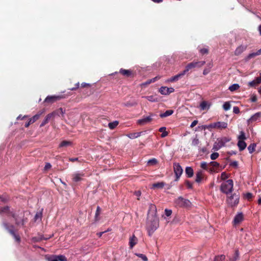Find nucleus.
<instances>
[{
  "instance_id": "1",
  "label": "nucleus",
  "mask_w": 261,
  "mask_h": 261,
  "mask_svg": "<svg viewBox=\"0 0 261 261\" xmlns=\"http://www.w3.org/2000/svg\"><path fill=\"white\" fill-rule=\"evenodd\" d=\"M156 209L155 206L151 204L149 206L147 222V226L149 232H151L152 233L159 227V219L156 217Z\"/></svg>"
},
{
  "instance_id": "2",
  "label": "nucleus",
  "mask_w": 261,
  "mask_h": 261,
  "mask_svg": "<svg viewBox=\"0 0 261 261\" xmlns=\"http://www.w3.org/2000/svg\"><path fill=\"white\" fill-rule=\"evenodd\" d=\"M233 187V182L232 180L228 179L224 181L221 185V191L225 194H228L232 191Z\"/></svg>"
},
{
  "instance_id": "3",
  "label": "nucleus",
  "mask_w": 261,
  "mask_h": 261,
  "mask_svg": "<svg viewBox=\"0 0 261 261\" xmlns=\"http://www.w3.org/2000/svg\"><path fill=\"white\" fill-rule=\"evenodd\" d=\"M231 139L228 137H223L217 139L213 146V149L218 150L222 147L224 146L225 144L230 141Z\"/></svg>"
},
{
  "instance_id": "4",
  "label": "nucleus",
  "mask_w": 261,
  "mask_h": 261,
  "mask_svg": "<svg viewBox=\"0 0 261 261\" xmlns=\"http://www.w3.org/2000/svg\"><path fill=\"white\" fill-rule=\"evenodd\" d=\"M175 202L177 206L180 207H188L190 206L191 205V203L189 200L184 199L180 197L176 199Z\"/></svg>"
},
{
  "instance_id": "5",
  "label": "nucleus",
  "mask_w": 261,
  "mask_h": 261,
  "mask_svg": "<svg viewBox=\"0 0 261 261\" xmlns=\"http://www.w3.org/2000/svg\"><path fill=\"white\" fill-rule=\"evenodd\" d=\"M239 201V195L234 193L230 196H228L227 199V202L230 206H235L238 203Z\"/></svg>"
},
{
  "instance_id": "6",
  "label": "nucleus",
  "mask_w": 261,
  "mask_h": 261,
  "mask_svg": "<svg viewBox=\"0 0 261 261\" xmlns=\"http://www.w3.org/2000/svg\"><path fill=\"white\" fill-rule=\"evenodd\" d=\"M204 64V61H196L191 62L186 66V68L184 70V71H185V72L186 73L190 69L194 68L200 67L202 66Z\"/></svg>"
},
{
  "instance_id": "7",
  "label": "nucleus",
  "mask_w": 261,
  "mask_h": 261,
  "mask_svg": "<svg viewBox=\"0 0 261 261\" xmlns=\"http://www.w3.org/2000/svg\"><path fill=\"white\" fill-rule=\"evenodd\" d=\"M63 98L61 95H51L48 96L44 100V102L48 103H53Z\"/></svg>"
},
{
  "instance_id": "8",
  "label": "nucleus",
  "mask_w": 261,
  "mask_h": 261,
  "mask_svg": "<svg viewBox=\"0 0 261 261\" xmlns=\"http://www.w3.org/2000/svg\"><path fill=\"white\" fill-rule=\"evenodd\" d=\"M174 172L176 177V180L178 179L179 177L182 173L183 170L181 167L178 163H174Z\"/></svg>"
},
{
  "instance_id": "9",
  "label": "nucleus",
  "mask_w": 261,
  "mask_h": 261,
  "mask_svg": "<svg viewBox=\"0 0 261 261\" xmlns=\"http://www.w3.org/2000/svg\"><path fill=\"white\" fill-rule=\"evenodd\" d=\"M174 91V89L172 87H167L166 86H162L159 89V92L163 95H169Z\"/></svg>"
},
{
  "instance_id": "10",
  "label": "nucleus",
  "mask_w": 261,
  "mask_h": 261,
  "mask_svg": "<svg viewBox=\"0 0 261 261\" xmlns=\"http://www.w3.org/2000/svg\"><path fill=\"white\" fill-rule=\"evenodd\" d=\"M153 115L151 114L148 116L145 117L137 120V123L140 125H144L150 122L152 120Z\"/></svg>"
},
{
  "instance_id": "11",
  "label": "nucleus",
  "mask_w": 261,
  "mask_h": 261,
  "mask_svg": "<svg viewBox=\"0 0 261 261\" xmlns=\"http://www.w3.org/2000/svg\"><path fill=\"white\" fill-rule=\"evenodd\" d=\"M185 74H186V72L184 70L182 72L179 73V74H178L175 76H173L171 77V78L167 80L165 82L167 83H170V82H176L180 78H181L182 76H184Z\"/></svg>"
},
{
  "instance_id": "12",
  "label": "nucleus",
  "mask_w": 261,
  "mask_h": 261,
  "mask_svg": "<svg viewBox=\"0 0 261 261\" xmlns=\"http://www.w3.org/2000/svg\"><path fill=\"white\" fill-rule=\"evenodd\" d=\"M244 219L243 215L242 213H240L238 214L233 219V223L234 225H239L241 222L243 221Z\"/></svg>"
},
{
  "instance_id": "13",
  "label": "nucleus",
  "mask_w": 261,
  "mask_h": 261,
  "mask_svg": "<svg viewBox=\"0 0 261 261\" xmlns=\"http://www.w3.org/2000/svg\"><path fill=\"white\" fill-rule=\"evenodd\" d=\"M55 115V112H53V113H49L48 115H47L45 117V119H44V120L42 121V122L40 124V126L41 127L43 126L46 123H47L49 122V121L52 118H53L54 117Z\"/></svg>"
},
{
  "instance_id": "14",
  "label": "nucleus",
  "mask_w": 261,
  "mask_h": 261,
  "mask_svg": "<svg viewBox=\"0 0 261 261\" xmlns=\"http://www.w3.org/2000/svg\"><path fill=\"white\" fill-rule=\"evenodd\" d=\"M211 106V103L206 101H202L200 105L199 108L201 110H208Z\"/></svg>"
},
{
  "instance_id": "15",
  "label": "nucleus",
  "mask_w": 261,
  "mask_h": 261,
  "mask_svg": "<svg viewBox=\"0 0 261 261\" xmlns=\"http://www.w3.org/2000/svg\"><path fill=\"white\" fill-rule=\"evenodd\" d=\"M84 174L82 173L77 172L75 173L72 175V178L74 181L77 182L82 180L84 177Z\"/></svg>"
},
{
  "instance_id": "16",
  "label": "nucleus",
  "mask_w": 261,
  "mask_h": 261,
  "mask_svg": "<svg viewBox=\"0 0 261 261\" xmlns=\"http://www.w3.org/2000/svg\"><path fill=\"white\" fill-rule=\"evenodd\" d=\"M137 243L138 239L135 236V235H133L129 238V245L130 248H133L134 246L137 244Z\"/></svg>"
},
{
  "instance_id": "17",
  "label": "nucleus",
  "mask_w": 261,
  "mask_h": 261,
  "mask_svg": "<svg viewBox=\"0 0 261 261\" xmlns=\"http://www.w3.org/2000/svg\"><path fill=\"white\" fill-rule=\"evenodd\" d=\"M261 117V113L258 112L255 113L254 115L251 116V117L248 119V122L249 123L258 120Z\"/></svg>"
},
{
  "instance_id": "18",
  "label": "nucleus",
  "mask_w": 261,
  "mask_h": 261,
  "mask_svg": "<svg viewBox=\"0 0 261 261\" xmlns=\"http://www.w3.org/2000/svg\"><path fill=\"white\" fill-rule=\"evenodd\" d=\"M261 83V73H260L259 77H256L254 80L248 83V85L250 87H254Z\"/></svg>"
},
{
  "instance_id": "19",
  "label": "nucleus",
  "mask_w": 261,
  "mask_h": 261,
  "mask_svg": "<svg viewBox=\"0 0 261 261\" xmlns=\"http://www.w3.org/2000/svg\"><path fill=\"white\" fill-rule=\"evenodd\" d=\"M215 128H225L227 127V123L225 122H217L214 123Z\"/></svg>"
},
{
  "instance_id": "20",
  "label": "nucleus",
  "mask_w": 261,
  "mask_h": 261,
  "mask_svg": "<svg viewBox=\"0 0 261 261\" xmlns=\"http://www.w3.org/2000/svg\"><path fill=\"white\" fill-rule=\"evenodd\" d=\"M142 132L133 133L127 134L126 136L131 139H134L139 137L141 135Z\"/></svg>"
},
{
  "instance_id": "21",
  "label": "nucleus",
  "mask_w": 261,
  "mask_h": 261,
  "mask_svg": "<svg viewBox=\"0 0 261 261\" xmlns=\"http://www.w3.org/2000/svg\"><path fill=\"white\" fill-rule=\"evenodd\" d=\"M165 186V183L164 182H159L157 183H154L152 185L151 187V189H162Z\"/></svg>"
},
{
  "instance_id": "22",
  "label": "nucleus",
  "mask_w": 261,
  "mask_h": 261,
  "mask_svg": "<svg viewBox=\"0 0 261 261\" xmlns=\"http://www.w3.org/2000/svg\"><path fill=\"white\" fill-rule=\"evenodd\" d=\"M246 49V47L244 46H240L237 47L234 51V54L237 56H238L241 54L245 49Z\"/></svg>"
},
{
  "instance_id": "23",
  "label": "nucleus",
  "mask_w": 261,
  "mask_h": 261,
  "mask_svg": "<svg viewBox=\"0 0 261 261\" xmlns=\"http://www.w3.org/2000/svg\"><path fill=\"white\" fill-rule=\"evenodd\" d=\"M238 146L240 150L242 151L245 149L247 144L244 142V140H239L238 142Z\"/></svg>"
},
{
  "instance_id": "24",
  "label": "nucleus",
  "mask_w": 261,
  "mask_h": 261,
  "mask_svg": "<svg viewBox=\"0 0 261 261\" xmlns=\"http://www.w3.org/2000/svg\"><path fill=\"white\" fill-rule=\"evenodd\" d=\"M203 177V173L202 171H199L196 173V181L197 182H200Z\"/></svg>"
},
{
  "instance_id": "25",
  "label": "nucleus",
  "mask_w": 261,
  "mask_h": 261,
  "mask_svg": "<svg viewBox=\"0 0 261 261\" xmlns=\"http://www.w3.org/2000/svg\"><path fill=\"white\" fill-rule=\"evenodd\" d=\"M43 113V112H40L34 115L32 118L30 119V122L33 123L36 120H37L40 117V116Z\"/></svg>"
},
{
  "instance_id": "26",
  "label": "nucleus",
  "mask_w": 261,
  "mask_h": 261,
  "mask_svg": "<svg viewBox=\"0 0 261 261\" xmlns=\"http://www.w3.org/2000/svg\"><path fill=\"white\" fill-rule=\"evenodd\" d=\"M71 142L69 141H63L59 145V147H66L71 146Z\"/></svg>"
},
{
  "instance_id": "27",
  "label": "nucleus",
  "mask_w": 261,
  "mask_h": 261,
  "mask_svg": "<svg viewBox=\"0 0 261 261\" xmlns=\"http://www.w3.org/2000/svg\"><path fill=\"white\" fill-rule=\"evenodd\" d=\"M186 173L189 177H191L193 175V170L192 168L188 167L186 168Z\"/></svg>"
},
{
  "instance_id": "28",
  "label": "nucleus",
  "mask_w": 261,
  "mask_h": 261,
  "mask_svg": "<svg viewBox=\"0 0 261 261\" xmlns=\"http://www.w3.org/2000/svg\"><path fill=\"white\" fill-rule=\"evenodd\" d=\"M120 73H121L123 75H126L127 76H128L131 75L132 71L130 70L121 69L120 70Z\"/></svg>"
},
{
  "instance_id": "29",
  "label": "nucleus",
  "mask_w": 261,
  "mask_h": 261,
  "mask_svg": "<svg viewBox=\"0 0 261 261\" xmlns=\"http://www.w3.org/2000/svg\"><path fill=\"white\" fill-rule=\"evenodd\" d=\"M173 113V110H167L166 111L165 113H162V114H160V117H167V116H170Z\"/></svg>"
},
{
  "instance_id": "30",
  "label": "nucleus",
  "mask_w": 261,
  "mask_h": 261,
  "mask_svg": "<svg viewBox=\"0 0 261 261\" xmlns=\"http://www.w3.org/2000/svg\"><path fill=\"white\" fill-rule=\"evenodd\" d=\"M239 88H240V86L239 84H234L231 85L230 86H229L228 89L230 91L233 92V91H234L238 90Z\"/></svg>"
},
{
  "instance_id": "31",
  "label": "nucleus",
  "mask_w": 261,
  "mask_h": 261,
  "mask_svg": "<svg viewBox=\"0 0 261 261\" xmlns=\"http://www.w3.org/2000/svg\"><path fill=\"white\" fill-rule=\"evenodd\" d=\"M142 97L146 98L148 100L151 101V102H156V101H158V98L153 95L148 96H143Z\"/></svg>"
},
{
  "instance_id": "32",
  "label": "nucleus",
  "mask_w": 261,
  "mask_h": 261,
  "mask_svg": "<svg viewBox=\"0 0 261 261\" xmlns=\"http://www.w3.org/2000/svg\"><path fill=\"white\" fill-rule=\"evenodd\" d=\"M118 124V121H115L112 122H110L109 123L108 125L110 129H113L115 128Z\"/></svg>"
},
{
  "instance_id": "33",
  "label": "nucleus",
  "mask_w": 261,
  "mask_h": 261,
  "mask_svg": "<svg viewBox=\"0 0 261 261\" xmlns=\"http://www.w3.org/2000/svg\"><path fill=\"white\" fill-rule=\"evenodd\" d=\"M231 105L229 101L224 102L223 105V108L225 111H228L230 109Z\"/></svg>"
},
{
  "instance_id": "34",
  "label": "nucleus",
  "mask_w": 261,
  "mask_h": 261,
  "mask_svg": "<svg viewBox=\"0 0 261 261\" xmlns=\"http://www.w3.org/2000/svg\"><path fill=\"white\" fill-rule=\"evenodd\" d=\"M165 130H166V128L164 127H161L159 129V131L163 133L161 135V137L163 138H164L168 135V133Z\"/></svg>"
},
{
  "instance_id": "35",
  "label": "nucleus",
  "mask_w": 261,
  "mask_h": 261,
  "mask_svg": "<svg viewBox=\"0 0 261 261\" xmlns=\"http://www.w3.org/2000/svg\"><path fill=\"white\" fill-rule=\"evenodd\" d=\"M58 261H67L66 257L62 255H54Z\"/></svg>"
},
{
  "instance_id": "36",
  "label": "nucleus",
  "mask_w": 261,
  "mask_h": 261,
  "mask_svg": "<svg viewBox=\"0 0 261 261\" xmlns=\"http://www.w3.org/2000/svg\"><path fill=\"white\" fill-rule=\"evenodd\" d=\"M239 257V254L238 250H236L233 257L230 258V261H237Z\"/></svg>"
},
{
  "instance_id": "37",
  "label": "nucleus",
  "mask_w": 261,
  "mask_h": 261,
  "mask_svg": "<svg viewBox=\"0 0 261 261\" xmlns=\"http://www.w3.org/2000/svg\"><path fill=\"white\" fill-rule=\"evenodd\" d=\"M135 255L141 258L143 261H147L148 259L147 257L143 254L140 253H135Z\"/></svg>"
},
{
  "instance_id": "38",
  "label": "nucleus",
  "mask_w": 261,
  "mask_h": 261,
  "mask_svg": "<svg viewBox=\"0 0 261 261\" xmlns=\"http://www.w3.org/2000/svg\"><path fill=\"white\" fill-rule=\"evenodd\" d=\"M239 140H245L246 139V136L245 133L241 131L240 133L239 136L238 137Z\"/></svg>"
},
{
  "instance_id": "39",
  "label": "nucleus",
  "mask_w": 261,
  "mask_h": 261,
  "mask_svg": "<svg viewBox=\"0 0 261 261\" xmlns=\"http://www.w3.org/2000/svg\"><path fill=\"white\" fill-rule=\"evenodd\" d=\"M45 258L48 261H58L54 255H52V256L46 255Z\"/></svg>"
},
{
  "instance_id": "40",
  "label": "nucleus",
  "mask_w": 261,
  "mask_h": 261,
  "mask_svg": "<svg viewBox=\"0 0 261 261\" xmlns=\"http://www.w3.org/2000/svg\"><path fill=\"white\" fill-rule=\"evenodd\" d=\"M255 146H256V145L255 144H252L250 145L248 147L249 152L250 153L253 152L255 150Z\"/></svg>"
},
{
  "instance_id": "41",
  "label": "nucleus",
  "mask_w": 261,
  "mask_h": 261,
  "mask_svg": "<svg viewBox=\"0 0 261 261\" xmlns=\"http://www.w3.org/2000/svg\"><path fill=\"white\" fill-rule=\"evenodd\" d=\"M228 175L225 172H223L221 174L220 179L222 180H224L228 178Z\"/></svg>"
},
{
  "instance_id": "42",
  "label": "nucleus",
  "mask_w": 261,
  "mask_h": 261,
  "mask_svg": "<svg viewBox=\"0 0 261 261\" xmlns=\"http://www.w3.org/2000/svg\"><path fill=\"white\" fill-rule=\"evenodd\" d=\"M225 256L223 255L218 256L216 257L215 261H224Z\"/></svg>"
},
{
  "instance_id": "43",
  "label": "nucleus",
  "mask_w": 261,
  "mask_h": 261,
  "mask_svg": "<svg viewBox=\"0 0 261 261\" xmlns=\"http://www.w3.org/2000/svg\"><path fill=\"white\" fill-rule=\"evenodd\" d=\"M157 162H158L157 160L153 158V159H151L148 160V164L149 165H153L156 164L157 163Z\"/></svg>"
},
{
  "instance_id": "44",
  "label": "nucleus",
  "mask_w": 261,
  "mask_h": 261,
  "mask_svg": "<svg viewBox=\"0 0 261 261\" xmlns=\"http://www.w3.org/2000/svg\"><path fill=\"white\" fill-rule=\"evenodd\" d=\"M199 139L197 137H196V138L193 139L192 141V145L193 146H196L199 144Z\"/></svg>"
},
{
  "instance_id": "45",
  "label": "nucleus",
  "mask_w": 261,
  "mask_h": 261,
  "mask_svg": "<svg viewBox=\"0 0 261 261\" xmlns=\"http://www.w3.org/2000/svg\"><path fill=\"white\" fill-rule=\"evenodd\" d=\"M214 125H215V124H214V123H211V124H209V125H204V126H203V128H204V129H206H206H208L211 130V129H212V128H215V126H214Z\"/></svg>"
},
{
  "instance_id": "46",
  "label": "nucleus",
  "mask_w": 261,
  "mask_h": 261,
  "mask_svg": "<svg viewBox=\"0 0 261 261\" xmlns=\"http://www.w3.org/2000/svg\"><path fill=\"white\" fill-rule=\"evenodd\" d=\"M219 156V153L218 152H214L211 154V159L212 160H216L217 159Z\"/></svg>"
},
{
  "instance_id": "47",
  "label": "nucleus",
  "mask_w": 261,
  "mask_h": 261,
  "mask_svg": "<svg viewBox=\"0 0 261 261\" xmlns=\"http://www.w3.org/2000/svg\"><path fill=\"white\" fill-rule=\"evenodd\" d=\"M42 216V214L41 213H38L36 214L35 216V220L37 221L38 220H41Z\"/></svg>"
},
{
  "instance_id": "48",
  "label": "nucleus",
  "mask_w": 261,
  "mask_h": 261,
  "mask_svg": "<svg viewBox=\"0 0 261 261\" xmlns=\"http://www.w3.org/2000/svg\"><path fill=\"white\" fill-rule=\"evenodd\" d=\"M165 214L167 217H169L171 215L172 211L170 210L166 209L165 210Z\"/></svg>"
},
{
  "instance_id": "49",
  "label": "nucleus",
  "mask_w": 261,
  "mask_h": 261,
  "mask_svg": "<svg viewBox=\"0 0 261 261\" xmlns=\"http://www.w3.org/2000/svg\"><path fill=\"white\" fill-rule=\"evenodd\" d=\"M199 51L202 54H205L208 53V49L206 48H201L199 50Z\"/></svg>"
},
{
  "instance_id": "50",
  "label": "nucleus",
  "mask_w": 261,
  "mask_h": 261,
  "mask_svg": "<svg viewBox=\"0 0 261 261\" xmlns=\"http://www.w3.org/2000/svg\"><path fill=\"white\" fill-rule=\"evenodd\" d=\"M210 164L214 167H218L219 166V164L216 162H211Z\"/></svg>"
},
{
  "instance_id": "51",
  "label": "nucleus",
  "mask_w": 261,
  "mask_h": 261,
  "mask_svg": "<svg viewBox=\"0 0 261 261\" xmlns=\"http://www.w3.org/2000/svg\"><path fill=\"white\" fill-rule=\"evenodd\" d=\"M257 56V55H256V52H255V53H253L250 54L248 56L247 58H248V59H251V58H254V57H256V56Z\"/></svg>"
},
{
  "instance_id": "52",
  "label": "nucleus",
  "mask_w": 261,
  "mask_h": 261,
  "mask_svg": "<svg viewBox=\"0 0 261 261\" xmlns=\"http://www.w3.org/2000/svg\"><path fill=\"white\" fill-rule=\"evenodd\" d=\"M233 112L235 114H239L240 113V109L238 107H234L233 108Z\"/></svg>"
},
{
  "instance_id": "53",
  "label": "nucleus",
  "mask_w": 261,
  "mask_h": 261,
  "mask_svg": "<svg viewBox=\"0 0 261 261\" xmlns=\"http://www.w3.org/2000/svg\"><path fill=\"white\" fill-rule=\"evenodd\" d=\"M200 167L204 169H206L207 167V164L206 162H202L201 163Z\"/></svg>"
},
{
  "instance_id": "54",
  "label": "nucleus",
  "mask_w": 261,
  "mask_h": 261,
  "mask_svg": "<svg viewBox=\"0 0 261 261\" xmlns=\"http://www.w3.org/2000/svg\"><path fill=\"white\" fill-rule=\"evenodd\" d=\"M245 197L246 198H247L248 199H250L252 198V194L250 193H247L245 195Z\"/></svg>"
},
{
  "instance_id": "55",
  "label": "nucleus",
  "mask_w": 261,
  "mask_h": 261,
  "mask_svg": "<svg viewBox=\"0 0 261 261\" xmlns=\"http://www.w3.org/2000/svg\"><path fill=\"white\" fill-rule=\"evenodd\" d=\"M100 210V207L99 206H97L96 212L95 214V219H96V220H97V218L98 216L99 215Z\"/></svg>"
},
{
  "instance_id": "56",
  "label": "nucleus",
  "mask_w": 261,
  "mask_h": 261,
  "mask_svg": "<svg viewBox=\"0 0 261 261\" xmlns=\"http://www.w3.org/2000/svg\"><path fill=\"white\" fill-rule=\"evenodd\" d=\"M250 99H251V101H252V102H255L256 100H257V97L255 95H254V94L252 95L251 96V98H250Z\"/></svg>"
},
{
  "instance_id": "57",
  "label": "nucleus",
  "mask_w": 261,
  "mask_h": 261,
  "mask_svg": "<svg viewBox=\"0 0 261 261\" xmlns=\"http://www.w3.org/2000/svg\"><path fill=\"white\" fill-rule=\"evenodd\" d=\"M156 79H157V77H154V78H153V79H151V80L146 82L145 84L147 85V84H150L152 82H155L156 80Z\"/></svg>"
},
{
  "instance_id": "58",
  "label": "nucleus",
  "mask_w": 261,
  "mask_h": 261,
  "mask_svg": "<svg viewBox=\"0 0 261 261\" xmlns=\"http://www.w3.org/2000/svg\"><path fill=\"white\" fill-rule=\"evenodd\" d=\"M51 165L49 163H47L45 164V166L44 167V169L45 170H47L51 168Z\"/></svg>"
},
{
  "instance_id": "59",
  "label": "nucleus",
  "mask_w": 261,
  "mask_h": 261,
  "mask_svg": "<svg viewBox=\"0 0 261 261\" xmlns=\"http://www.w3.org/2000/svg\"><path fill=\"white\" fill-rule=\"evenodd\" d=\"M11 233L13 235L16 241L17 242H19V241H20L19 237L18 236H17L16 235H15L12 231H11Z\"/></svg>"
},
{
  "instance_id": "60",
  "label": "nucleus",
  "mask_w": 261,
  "mask_h": 261,
  "mask_svg": "<svg viewBox=\"0 0 261 261\" xmlns=\"http://www.w3.org/2000/svg\"><path fill=\"white\" fill-rule=\"evenodd\" d=\"M197 123H198V121H197V120H194V121H193L192 122V123H191V124L190 126H191V127H193L194 126H195L197 124Z\"/></svg>"
},
{
  "instance_id": "61",
  "label": "nucleus",
  "mask_w": 261,
  "mask_h": 261,
  "mask_svg": "<svg viewBox=\"0 0 261 261\" xmlns=\"http://www.w3.org/2000/svg\"><path fill=\"white\" fill-rule=\"evenodd\" d=\"M58 112H59L60 113H61L62 115H63L65 113V111L63 110L62 108H60L58 110Z\"/></svg>"
},
{
  "instance_id": "62",
  "label": "nucleus",
  "mask_w": 261,
  "mask_h": 261,
  "mask_svg": "<svg viewBox=\"0 0 261 261\" xmlns=\"http://www.w3.org/2000/svg\"><path fill=\"white\" fill-rule=\"evenodd\" d=\"M141 193L140 191H137L135 192V195L138 197L141 196Z\"/></svg>"
},
{
  "instance_id": "63",
  "label": "nucleus",
  "mask_w": 261,
  "mask_h": 261,
  "mask_svg": "<svg viewBox=\"0 0 261 261\" xmlns=\"http://www.w3.org/2000/svg\"><path fill=\"white\" fill-rule=\"evenodd\" d=\"M8 207H4L3 209L0 210L1 212H6L7 211H8Z\"/></svg>"
},
{
  "instance_id": "64",
  "label": "nucleus",
  "mask_w": 261,
  "mask_h": 261,
  "mask_svg": "<svg viewBox=\"0 0 261 261\" xmlns=\"http://www.w3.org/2000/svg\"><path fill=\"white\" fill-rule=\"evenodd\" d=\"M256 55H257V56L261 55V48L256 52Z\"/></svg>"
}]
</instances>
